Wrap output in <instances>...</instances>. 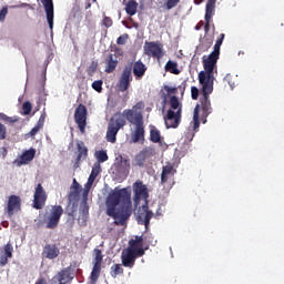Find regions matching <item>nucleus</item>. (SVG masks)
I'll use <instances>...</instances> for the list:
<instances>
[{
	"label": "nucleus",
	"instance_id": "obj_1",
	"mask_svg": "<svg viewBox=\"0 0 284 284\" xmlns=\"http://www.w3.org/2000/svg\"><path fill=\"white\" fill-rule=\"evenodd\" d=\"M106 215L114 220V225H126L132 216V192L128 189L111 192L106 197Z\"/></svg>",
	"mask_w": 284,
	"mask_h": 284
},
{
	"label": "nucleus",
	"instance_id": "obj_2",
	"mask_svg": "<svg viewBox=\"0 0 284 284\" xmlns=\"http://www.w3.org/2000/svg\"><path fill=\"white\" fill-rule=\"evenodd\" d=\"M138 110H143V102H138L132 109H125L122 113L116 112L113 114L106 129L105 138L108 143H116L119 130H123V128L128 125V122L131 123V125L144 123L143 113Z\"/></svg>",
	"mask_w": 284,
	"mask_h": 284
},
{
	"label": "nucleus",
	"instance_id": "obj_3",
	"mask_svg": "<svg viewBox=\"0 0 284 284\" xmlns=\"http://www.w3.org/2000/svg\"><path fill=\"white\" fill-rule=\"evenodd\" d=\"M221 54L214 53L213 51L209 54L207 58L203 57V68L204 71L199 73V83L200 85H211L214 87V69L219 61Z\"/></svg>",
	"mask_w": 284,
	"mask_h": 284
},
{
	"label": "nucleus",
	"instance_id": "obj_4",
	"mask_svg": "<svg viewBox=\"0 0 284 284\" xmlns=\"http://www.w3.org/2000/svg\"><path fill=\"white\" fill-rule=\"evenodd\" d=\"M169 103L171 109L166 113L165 125L168 129L179 128V124L181 123V114L183 112V104H181L176 95H172Z\"/></svg>",
	"mask_w": 284,
	"mask_h": 284
},
{
	"label": "nucleus",
	"instance_id": "obj_5",
	"mask_svg": "<svg viewBox=\"0 0 284 284\" xmlns=\"http://www.w3.org/2000/svg\"><path fill=\"white\" fill-rule=\"evenodd\" d=\"M200 92L202 94L200 100L202 108V119H204L203 123H207V115L212 114V102L210 101V94L214 92V87L201 84Z\"/></svg>",
	"mask_w": 284,
	"mask_h": 284
},
{
	"label": "nucleus",
	"instance_id": "obj_6",
	"mask_svg": "<svg viewBox=\"0 0 284 284\" xmlns=\"http://www.w3.org/2000/svg\"><path fill=\"white\" fill-rule=\"evenodd\" d=\"M61 216H63V206L52 205L50 211L44 215L47 230H57V227H59V223L61 222Z\"/></svg>",
	"mask_w": 284,
	"mask_h": 284
},
{
	"label": "nucleus",
	"instance_id": "obj_7",
	"mask_svg": "<svg viewBox=\"0 0 284 284\" xmlns=\"http://www.w3.org/2000/svg\"><path fill=\"white\" fill-rule=\"evenodd\" d=\"M144 54L152 57L153 59H163L165 52L163 51V44L159 41L145 42Z\"/></svg>",
	"mask_w": 284,
	"mask_h": 284
},
{
	"label": "nucleus",
	"instance_id": "obj_8",
	"mask_svg": "<svg viewBox=\"0 0 284 284\" xmlns=\"http://www.w3.org/2000/svg\"><path fill=\"white\" fill-rule=\"evenodd\" d=\"M133 81L132 78V64L125 65L118 81L119 92H126L130 90V85Z\"/></svg>",
	"mask_w": 284,
	"mask_h": 284
},
{
	"label": "nucleus",
	"instance_id": "obj_9",
	"mask_svg": "<svg viewBox=\"0 0 284 284\" xmlns=\"http://www.w3.org/2000/svg\"><path fill=\"white\" fill-rule=\"evenodd\" d=\"M74 121L82 134L85 133V125H88V109L83 104H79L74 112Z\"/></svg>",
	"mask_w": 284,
	"mask_h": 284
},
{
	"label": "nucleus",
	"instance_id": "obj_10",
	"mask_svg": "<svg viewBox=\"0 0 284 284\" xmlns=\"http://www.w3.org/2000/svg\"><path fill=\"white\" fill-rule=\"evenodd\" d=\"M153 216L154 212L150 211V206H148V202H145L138 211L136 221L139 225H144L145 230H148Z\"/></svg>",
	"mask_w": 284,
	"mask_h": 284
},
{
	"label": "nucleus",
	"instance_id": "obj_11",
	"mask_svg": "<svg viewBox=\"0 0 284 284\" xmlns=\"http://www.w3.org/2000/svg\"><path fill=\"white\" fill-rule=\"evenodd\" d=\"M47 201H48V194L45 193V189H43V185L41 183H39L36 186V191L33 194L34 210H43V207H45Z\"/></svg>",
	"mask_w": 284,
	"mask_h": 284
},
{
	"label": "nucleus",
	"instance_id": "obj_12",
	"mask_svg": "<svg viewBox=\"0 0 284 284\" xmlns=\"http://www.w3.org/2000/svg\"><path fill=\"white\" fill-rule=\"evenodd\" d=\"M133 192L135 205H139V201H141V199L144 200V203H148V197L150 195L148 194V186H145L142 181H136L133 184Z\"/></svg>",
	"mask_w": 284,
	"mask_h": 284
},
{
	"label": "nucleus",
	"instance_id": "obj_13",
	"mask_svg": "<svg viewBox=\"0 0 284 284\" xmlns=\"http://www.w3.org/2000/svg\"><path fill=\"white\" fill-rule=\"evenodd\" d=\"M216 10V0H207L205 6V24H204V32L207 34L210 32V27L212 23V17H214V12Z\"/></svg>",
	"mask_w": 284,
	"mask_h": 284
},
{
	"label": "nucleus",
	"instance_id": "obj_14",
	"mask_svg": "<svg viewBox=\"0 0 284 284\" xmlns=\"http://www.w3.org/2000/svg\"><path fill=\"white\" fill-rule=\"evenodd\" d=\"M47 14V21L52 32L54 30V2L52 0H41Z\"/></svg>",
	"mask_w": 284,
	"mask_h": 284
},
{
	"label": "nucleus",
	"instance_id": "obj_15",
	"mask_svg": "<svg viewBox=\"0 0 284 284\" xmlns=\"http://www.w3.org/2000/svg\"><path fill=\"white\" fill-rule=\"evenodd\" d=\"M126 250H131V252L138 256H145V250L143 248V235H136L135 240H130L129 247Z\"/></svg>",
	"mask_w": 284,
	"mask_h": 284
},
{
	"label": "nucleus",
	"instance_id": "obj_16",
	"mask_svg": "<svg viewBox=\"0 0 284 284\" xmlns=\"http://www.w3.org/2000/svg\"><path fill=\"white\" fill-rule=\"evenodd\" d=\"M139 257H141V256L136 255L134 253V251L126 250L121 255V261H122L123 267H128L129 270H132V267H134V265H136V258H139Z\"/></svg>",
	"mask_w": 284,
	"mask_h": 284
},
{
	"label": "nucleus",
	"instance_id": "obj_17",
	"mask_svg": "<svg viewBox=\"0 0 284 284\" xmlns=\"http://www.w3.org/2000/svg\"><path fill=\"white\" fill-rule=\"evenodd\" d=\"M21 210V197L18 195H10L7 203L8 216H14V212Z\"/></svg>",
	"mask_w": 284,
	"mask_h": 284
},
{
	"label": "nucleus",
	"instance_id": "obj_18",
	"mask_svg": "<svg viewBox=\"0 0 284 284\" xmlns=\"http://www.w3.org/2000/svg\"><path fill=\"white\" fill-rule=\"evenodd\" d=\"M61 254V251L59 250V246L57 244H45L42 250V256L43 258H48L49 261H52L57 258Z\"/></svg>",
	"mask_w": 284,
	"mask_h": 284
},
{
	"label": "nucleus",
	"instance_id": "obj_19",
	"mask_svg": "<svg viewBox=\"0 0 284 284\" xmlns=\"http://www.w3.org/2000/svg\"><path fill=\"white\" fill-rule=\"evenodd\" d=\"M12 252H14V247L10 242L2 247L0 252V267H6L8 258H12Z\"/></svg>",
	"mask_w": 284,
	"mask_h": 284
},
{
	"label": "nucleus",
	"instance_id": "obj_20",
	"mask_svg": "<svg viewBox=\"0 0 284 284\" xmlns=\"http://www.w3.org/2000/svg\"><path fill=\"white\" fill-rule=\"evenodd\" d=\"M104 63H105L104 72H106V74H112V72L116 70V65H119V57L114 53H110L104 59Z\"/></svg>",
	"mask_w": 284,
	"mask_h": 284
},
{
	"label": "nucleus",
	"instance_id": "obj_21",
	"mask_svg": "<svg viewBox=\"0 0 284 284\" xmlns=\"http://www.w3.org/2000/svg\"><path fill=\"white\" fill-rule=\"evenodd\" d=\"M132 143H139L145 141V125L144 122L136 124L133 133L131 134Z\"/></svg>",
	"mask_w": 284,
	"mask_h": 284
},
{
	"label": "nucleus",
	"instance_id": "obj_22",
	"mask_svg": "<svg viewBox=\"0 0 284 284\" xmlns=\"http://www.w3.org/2000/svg\"><path fill=\"white\" fill-rule=\"evenodd\" d=\"M77 150H78V155L75 159L74 168H78L79 163H81V161H85L88 159V146H85V142L78 141Z\"/></svg>",
	"mask_w": 284,
	"mask_h": 284
},
{
	"label": "nucleus",
	"instance_id": "obj_23",
	"mask_svg": "<svg viewBox=\"0 0 284 284\" xmlns=\"http://www.w3.org/2000/svg\"><path fill=\"white\" fill-rule=\"evenodd\" d=\"M148 72V67L141 60H138L133 63V74L136 80L143 79Z\"/></svg>",
	"mask_w": 284,
	"mask_h": 284
},
{
	"label": "nucleus",
	"instance_id": "obj_24",
	"mask_svg": "<svg viewBox=\"0 0 284 284\" xmlns=\"http://www.w3.org/2000/svg\"><path fill=\"white\" fill-rule=\"evenodd\" d=\"M116 169L119 174H130V160H128L123 155H120V162L118 163Z\"/></svg>",
	"mask_w": 284,
	"mask_h": 284
},
{
	"label": "nucleus",
	"instance_id": "obj_25",
	"mask_svg": "<svg viewBox=\"0 0 284 284\" xmlns=\"http://www.w3.org/2000/svg\"><path fill=\"white\" fill-rule=\"evenodd\" d=\"M152 154H154V149L149 148L141 151L135 156L136 165H139L140 168L143 166V164L145 163V159H148V156H152Z\"/></svg>",
	"mask_w": 284,
	"mask_h": 284
},
{
	"label": "nucleus",
	"instance_id": "obj_26",
	"mask_svg": "<svg viewBox=\"0 0 284 284\" xmlns=\"http://www.w3.org/2000/svg\"><path fill=\"white\" fill-rule=\"evenodd\" d=\"M174 174H176V170H174V165L166 164L162 169L161 183H168L169 176H174Z\"/></svg>",
	"mask_w": 284,
	"mask_h": 284
},
{
	"label": "nucleus",
	"instance_id": "obj_27",
	"mask_svg": "<svg viewBox=\"0 0 284 284\" xmlns=\"http://www.w3.org/2000/svg\"><path fill=\"white\" fill-rule=\"evenodd\" d=\"M150 142L151 143H163V136H161V131L156 126H150Z\"/></svg>",
	"mask_w": 284,
	"mask_h": 284
},
{
	"label": "nucleus",
	"instance_id": "obj_28",
	"mask_svg": "<svg viewBox=\"0 0 284 284\" xmlns=\"http://www.w3.org/2000/svg\"><path fill=\"white\" fill-rule=\"evenodd\" d=\"M34 154H37V151L34 149L28 150L22 153L19 165H26V163H30V161L34 159Z\"/></svg>",
	"mask_w": 284,
	"mask_h": 284
},
{
	"label": "nucleus",
	"instance_id": "obj_29",
	"mask_svg": "<svg viewBox=\"0 0 284 284\" xmlns=\"http://www.w3.org/2000/svg\"><path fill=\"white\" fill-rule=\"evenodd\" d=\"M139 9V2L135 0H129L125 4V12L129 17H134L136 14V10Z\"/></svg>",
	"mask_w": 284,
	"mask_h": 284
},
{
	"label": "nucleus",
	"instance_id": "obj_30",
	"mask_svg": "<svg viewBox=\"0 0 284 284\" xmlns=\"http://www.w3.org/2000/svg\"><path fill=\"white\" fill-rule=\"evenodd\" d=\"M88 216H90V206H88V204H84L80 210V216L78 219V222L82 225H85V223H88Z\"/></svg>",
	"mask_w": 284,
	"mask_h": 284
},
{
	"label": "nucleus",
	"instance_id": "obj_31",
	"mask_svg": "<svg viewBox=\"0 0 284 284\" xmlns=\"http://www.w3.org/2000/svg\"><path fill=\"white\" fill-rule=\"evenodd\" d=\"M164 70L171 74H181V70H179V63L171 60L166 62Z\"/></svg>",
	"mask_w": 284,
	"mask_h": 284
},
{
	"label": "nucleus",
	"instance_id": "obj_32",
	"mask_svg": "<svg viewBox=\"0 0 284 284\" xmlns=\"http://www.w3.org/2000/svg\"><path fill=\"white\" fill-rule=\"evenodd\" d=\"M71 190H74V191L70 192V194H69L70 199L79 197V195L81 194V184H79V182H77V179H73V184L71 186Z\"/></svg>",
	"mask_w": 284,
	"mask_h": 284
},
{
	"label": "nucleus",
	"instance_id": "obj_33",
	"mask_svg": "<svg viewBox=\"0 0 284 284\" xmlns=\"http://www.w3.org/2000/svg\"><path fill=\"white\" fill-rule=\"evenodd\" d=\"M99 276H101V264L93 263V268H92V272H91L92 283H97V281H99Z\"/></svg>",
	"mask_w": 284,
	"mask_h": 284
},
{
	"label": "nucleus",
	"instance_id": "obj_34",
	"mask_svg": "<svg viewBox=\"0 0 284 284\" xmlns=\"http://www.w3.org/2000/svg\"><path fill=\"white\" fill-rule=\"evenodd\" d=\"M164 90L166 92L162 94V99L165 103V101H168V97L172 95V94H179V89L176 87H170V85H164Z\"/></svg>",
	"mask_w": 284,
	"mask_h": 284
},
{
	"label": "nucleus",
	"instance_id": "obj_35",
	"mask_svg": "<svg viewBox=\"0 0 284 284\" xmlns=\"http://www.w3.org/2000/svg\"><path fill=\"white\" fill-rule=\"evenodd\" d=\"M225 40V33H221L216 39V42L213 47V51L215 54H221V45H223V41Z\"/></svg>",
	"mask_w": 284,
	"mask_h": 284
},
{
	"label": "nucleus",
	"instance_id": "obj_36",
	"mask_svg": "<svg viewBox=\"0 0 284 284\" xmlns=\"http://www.w3.org/2000/svg\"><path fill=\"white\" fill-rule=\"evenodd\" d=\"M199 112H200V106L197 104L193 113V130H199V128L201 126V122L199 121Z\"/></svg>",
	"mask_w": 284,
	"mask_h": 284
},
{
	"label": "nucleus",
	"instance_id": "obj_37",
	"mask_svg": "<svg viewBox=\"0 0 284 284\" xmlns=\"http://www.w3.org/2000/svg\"><path fill=\"white\" fill-rule=\"evenodd\" d=\"M119 274H123V267H121V264H114L113 266H111L112 278H116Z\"/></svg>",
	"mask_w": 284,
	"mask_h": 284
},
{
	"label": "nucleus",
	"instance_id": "obj_38",
	"mask_svg": "<svg viewBox=\"0 0 284 284\" xmlns=\"http://www.w3.org/2000/svg\"><path fill=\"white\" fill-rule=\"evenodd\" d=\"M1 121H4L6 123H17L19 121L18 116H8L4 113H0Z\"/></svg>",
	"mask_w": 284,
	"mask_h": 284
},
{
	"label": "nucleus",
	"instance_id": "obj_39",
	"mask_svg": "<svg viewBox=\"0 0 284 284\" xmlns=\"http://www.w3.org/2000/svg\"><path fill=\"white\" fill-rule=\"evenodd\" d=\"M212 43H214V39L204 37L202 41V47L204 48V52L212 48Z\"/></svg>",
	"mask_w": 284,
	"mask_h": 284
},
{
	"label": "nucleus",
	"instance_id": "obj_40",
	"mask_svg": "<svg viewBox=\"0 0 284 284\" xmlns=\"http://www.w3.org/2000/svg\"><path fill=\"white\" fill-rule=\"evenodd\" d=\"M99 163H105L108 161V153L105 151H99L95 153Z\"/></svg>",
	"mask_w": 284,
	"mask_h": 284
},
{
	"label": "nucleus",
	"instance_id": "obj_41",
	"mask_svg": "<svg viewBox=\"0 0 284 284\" xmlns=\"http://www.w3.org/2000/svg\"><path fill=\"white\" fill-rule=\"evenodd\" d=\"M94 263L101 264L103 263V252L99 248H94Z\"/></svg>",
	"mask_w": 284,
	"mask_h": 284
},
{
	"label": "nucleus",
	"instance_id": "obj_42",
	"mask_svg": "<svg viewBox=\"0 0 284 284\" xmlns=\"http://www.w3.org/2000/svg\"><path fill=\"white\" fill-rule=\"evenodd\" d=\"M179 3H181V0H166L165 8H166V10H172V9L176 8V6H179Z\"/></svg>",
	"mask_w": 284,
	"mask_h": 284
},
{
	"label": "nucleus",
	"instance_id": "obj_43",
	"mask_svg": "<svg viewBox=\"0 0 284 284\" xmlns=\"http://www.w3.org/2000/svg\"><path fill=\"white\" fill-rule=\"evenodd\" d=\"M92 88L93 90H95V92H102L103 91V81L102 80H97L92 83Z\"/></svg>",
	"mask_w": 284,
	"mask_h": 284
},
{
	"label": "nucleus",
	"instance_id": "obj_44",
	"mask_svg": "<svg viewBox=\"0 0 284 284\" xmlns=\"http://www.w3.org/2000/svg\"><path fill=\"white\" fill-rule=\"evenodd\" d=\"M22 110H23V114L26 115V116H28V114H30V112H32V103H30V102H24L23 104H22Z\"/></svg>",
	"mask_w": 284,
	"mask_h": 284
},
{
	"label": "nucleus",
	"instance_id": "obj_45",
	"mask_svg": "<svg viewBox=\"0 0 284 284\" xmlns=\"http://www.w3.org/2000/svg\"><path fill=\"white\" fill-rule=\"evenodd\" d=\"M99 174H101V164L95 163L92 168L91 175L95 176V179H97L99 176Z\"/></svg>",
	"mask_w": 284,
	"mask_h": 284
},
{
	"label": "nucleus",
	"instance_id": "obj_46",
	"mask_svg": "<svg viewBox=\"0 0 284 284\" xmlns=\"http://www.w3.org/2000/svg\"><path fill=\"white\" fill-rule=\"evenodd\" d=\"M6 136H8V129L0 122V141L6 140Z\"/></svg>",
	"mask_w": 284,
	"mask_h": 284
},
{
	"label": "nucleus",
	"instance_id": "obj_47",
	"mask_svg": "<svg viewBox=\"0 0 284 284\" xmlns=\"http://www.w3.org/2000/svg\"><path fill=\"white\" fill-rule=\"evenodd\" d=\"M128 39H129L128 33H124L123 36H120V37L116 39L118 45H125V43H128Z\"/></svg>",
	"mask_w": 284,
	"mask_h": 284
},
{
	"label": "nucleus",
	"instance_id": "obj_48",
	"mask_svg": "<svg viewBox=\"0 0 284 284\" xmlns=\"http://www.w3.org/2000/svg\"><path fill=\"white\" fill-rule=\"evenodd\" d=\"M102 24L105 27V28H112V24H113V21H112V18L105 16L102 20Z\"/></svg>",
	"mask_w": 284,
	"mask_h": 284
},
{
	"label": "nucleus",
	"instance_id": "obj_49",
	"mask_svg": "<svg viewBox=\"0 0 284 284\" xmlns=\"http://www.w3.org/2000/svg\"><path fill=\"white\" fill-rule=\"evenodd\" d=\"M199 88L191 87V98L193 99V101L199 100Z\"/></svg>",
	"mask_w": 284,
	"mask_h": 284
},
{
	"label": "nucleus",
	"instance_id": "obj_50",
	"mask_svg": "<svg viewBox=\"0 0 284 284\" xmlns=\"http://www.w3.org/2000/svg\"><path fill=\"white\" fill-rule=\"evenodd\" d=\"M45 116H47L45 112H43L40 115L39 121L37 123L38 126L43 128V125H45Z\"/></svg>",
	"mask_w": 284,
	"mask_h": 284
},
{
	"label": "nucleus",
	"instance_id": "obj_51",
	"mask_svg": "<svg viewBox=\"0 0 284 284\" xmlns=\"http://www.w3.org/2000/svg\"><path fill=\"white\" fill-rule=\"evenodd\" d=\"M8 16V7H3L0 10V21H6V17Z\"/></svg>",
	"mask_w": 284,
	"mask_h": 284
},
{
	"label": "nucleus",
	"instance_id": "obj_52",
	"mask_svg": "<svg viewBox=\"0 0 284 284\" xmlns=\"http://www.w3.org/2000/svg\"><path fill=\"white\" fill-rule=\"evenodd\" d=\"M42 128L39 126V124H36L33 129L29 132L30 136H37V133L41 130Z\"/></svg>",
	"mask_w": 284,
	"mask_h": 284
},
{
	"label": "nucleus",
	"instance_id": "obj_53",
	"mask_svg": "<svg viewBox=\"0 0 284 284\" xmlns=\"http://www.w3.org/2000/svg\"><path fill=\"white\" fill-rule=\"evenodd\" d=\"M34 284H48V280L44 277H39Z\"/></svg>",
	"mask_w": 284,
	"mask_h": 284
},
{
	"label": "nucleus",
	"instance_id": "obj_54",
	"mask_svg": "<svg viewBox=\"0 0 284 284\" xmlns=\"http://www.w3.org/2000/svg\"><path fill=\"white\" fill-rule=\"evenodd\" d=\"M95 180H97V176L90 174L87 183H89V185H92V183H94Z\"/></svg>",
	"mask_w": 284,
	"mask_h": 284
},
{
	"label": "nucleus",
	"instance_id": "obj_55",
	"mask_svg": "<svg viewBox=\"0 0 284 284\" xmlns=\"http://www.w3.org/2000/svg\"><path fill=\"white\" fill-rule=\"evenodd\" d=\"M186 136H187V139H190V141H192V139H194V132H192V131H189L187 133H186Z\"/></svg>",
	"mask_w": 284,
	"mask_h": 284
},
{
	"label": "nucleus",
	"instance_id": "obj_56",
	"mask_svg": "<svg viewBox=\"0 0 284 284\" xmlns=\"http://www.w3.org/2000/svg\"><path fill=\"white\" fill-rule=\"evenodd\" d=\"M204 23L203 21H200L196 26H195V30H201V28H203Z\"/></svg>",
	"mask_w": 284,
	"mask_h": 284
},
{
	"label": "nucleus",
	"instance_id": "obj_57",
	"mask_svg": "<svg viewBox=\"0 0 284 284\" xmlns=\"http://www.w3.org/2000/svg\"><path fill=\"white\" fill-rule=\"evenodd\" d=\"M88 194H90V191L84 189L82 193L83 199H88Z\"/></svg>",
	"mask_w": 284,
	"mask_h": 284
},
{
	"label": "nucleus",
	"instance_id": "obj_58",
	"mask_svg": "<svg viewBox=\"0 0 284 284\" xmlns=\"http://www.w3.org/2000/svg\"><path fill=\"white\" fill-rule=\"evenodd\" d=\"M91 187H92V184H90V182H87V184L84 185V190H88L90 192Z\"/></svg>",
	"mask_w": 284,
	"mask_h": 284
},
{
	"label": "nucleus",
	"instance_id": "obj_59",
	"mask_svg": "<svg viewBox=\"0 0 284 284\" xmlns=\"http://www.w3.org/2000/svg\"><path fill=\"white\" fill-rule=\"evenodd\" d=\"M203 2V0H194V3L196 4V6H199L200 3H202Z\"/></svg>",
	"mask_w": 284,
	"mask_h": 284
},
{
	"label": "nucleus",
	"instance_id": "obj_60",
	"mask_svg": "<svg viewBox=\"0 0 284 284\" xmlns=\"http://www.w3.org/2000/svg\"><path fill=\"white\" fill-rule=\"evenodd\" d=\"M59 284H65V283L63 282V277H60Z\"/></svg>",
	"mask_w": 284,
	"mask_h": 284
},
{
	"label": "nucleus",
	"instance_id": "obj_61",
	"mask_svg": "<svg viewBox=\"0 0 284 284\" xmlns=\"http://www.w3.org/2000/svg\"><path fill=\"white\" fill-rule=\"evenodd\" d=\"M91 3L89 2L88 4H87V7H85V10H88L89 8H91Z\"/></svg>",
	"mask_w": 284,
	"mask_h": 284
},
{
	"label": "nucleus",
	"instance_id": "obj_62",
	"mask_svg": "<svg viewBox=\"0 0 284 284\" xmlns=\"http://www.w3.org/2000/svg\"><path fill=\"white\" fill-rule=\"evenodd\" d=\"M227 79H230V75H226V77H225V81H227Z\"/></svg>",
	"mask_w": 284,
	"mask_h": 284
},
{
	"label": "nucleus",
	"instance_id": "obj_63",
	"mask_svg": "<svg viewBox=\"0 0 284 284\" xmlns=\"http://www.w3.org/2000/svg\"><path fill=\"white\" fill-rule=\"evenodd\" d=\"M214 28H215V27H214V24H213V30H214Z\"/></svg>",
	"mask_w": 284,
	"mask_h": 284
}]
</instances>
